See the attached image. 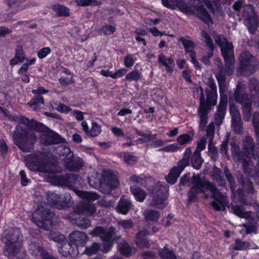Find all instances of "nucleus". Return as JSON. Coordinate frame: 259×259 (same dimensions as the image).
<instances>
[{
  "instance_id": "obj_1",
  "label": "nucleus",
  "mask_w": 259,
  "mask_h": 259,
  "mask_svg": "<svg viewBox=\"0 0 259 259\" xmlns=\"http://www.w3.org/2000/svg\"><path fill=\"white\" fill-rule=\"evenodd\" d=\"M215 41L221 48L222 54L225 61V67H221L215 77L219 83L221 100L218 106L217 112L215 114L214 121L216 124L220 125L223 122L228 103V96L226 92V76L233 74L235 69V58L233 47L231 43L222 35H217Z\"/></svg>"
},
{
  "instance_id": "obj_2",
  "label": "nucleus",
  "mask_w": 259,
  "mask_h": 259,
  "mask_svg": "<svg viewBox=\"0 0 259 259\" xmlns=\"http://www.w3.org/2000/svg\"><path fill=\"white\" fill-rule=\"evenodd\" d=\"M190 182L192 186L187 193L189 203L196 201L198 194L204 193L206 190H209L212 193V197L214 199L211 202V205L217 210L225 209V206L228 203L227 197L221 193L215 184L202 178L200 174H193L191 179L189 174H185L181 178L180 185L185 186Z\"/></svg>"
},
{
  "instance_id": "obj_3",
  "label": "nucleus",
  "mask_w": 259,
  "mask_h": 259,
  "mask_svg": "<svg viewBox=\"0 0 259 259\" xmlns=\"http://www.w3.org/2000/svg\"><path fill=\"white\" fill-rule=\"evenodd\" d=\"M15 121L19 123L25 124L28 128L17 125L12 134L14 144L23 152L29 153L33 150L34 145L37 140L35 133L33 130L37 132H46L49 127L42 123L22 116L16 117Z\"/></svg>"
},
{
  "instance_id": "obj_4",
  "label": "nucleus",
  "mask_w": 259,
  "mask_h": 259,
  "mask_svg": "<svg viewBox=\"0 0 259 259\" xmlns=\"http://www.w3.org/2000/svg\"><path fill=\"white\" fill-rule=\"evenodd\" d=\"M209 88L205 89V93L206 99L201 87L197 88L196 92H200V103L198 109V115L199 117V128L201 131H204L206 125L208 122V114L211 109L212 106H214L217 104V87L215 83L214 79L212 76H209L206 82Z\"/></svg>"
},
{
  "instance_id": "obj_5",
  "label": "nucleus",
  "mask_w": 259,
  "mask_h": 259,
  "mask_svg": "<svg viewBox=\"0 0 259 259\" xmlns=\"http://www.w3.org/2000/svg\"><path fill=\"white\" fill-rule=\"evenodd\" d=\"M242 142L243 149L246 157L243 155L239 147L235 146L232 151L233 158L237 161L242 160L243 171L247 175L252 176V170L254 168V163L251 158L259 156V146L255 147L253 139L249 136L245 137Z\"/></svg>"
},
{
  "instance_id": "obj_6",
  "label": "nucleus",
  "mask_w": 259,
  "mask_h": 259,
  "mask_svg": "<svg viewBox=\"0 0 259 259\" xmlns=\"http://www.w3.org/2000/svg\"><path fill=\"white\" fill-rule=\"evenodd\" d=\"M22 236L19 229H10L5 230L1 237L4 244L3 254L8 257H14L19 252Z\"/></svg>"
},
{
  "instance_id": "obj_7",
  "label": "nucleus",
  "mask_w": 259,
  "mask_h": 259,
  "mask_svg": "<svg viewBox=\"0 0 259 259\" xmlns=\"http://www.w3.org/2000/svg\"><path fill=\"white\" fill-rule=\"evenodd\" d=\"M246 85L242 81H239L234 92L235 100L241 104L243 118L246 121H249L251 116L252 101L246 92Z\"/></svg>"
},
{
  "instance_id": "obj_8",
  "label": "nucleus",
  "mask_w": 259,
  "mask_h": 259,
  "mask_svg": "<svg viewBox=\"0 0 259 259\" xmlns=\"http://www.w3.org/2000/svg\"><path fill=\"white\" fill-rule=\"evenodd\" d=\"M76 194L86 200L80 202L74 208V211L77 214H85L88 215H93L96 211L94 205L89 200L98 199L99 195L96 193L76 190Z\"/></svg>"
},
{
  "instance_id": "obj_9",
  "label": "nucleus",
  "mask_w": 259,
  "mask_h": 259,
  "mask_svg": "<svg viewBox=\"0 0 259 259\" xmlns=\"http://www.w3.org/2000/svg\"><path fill=\"white\" fill-rule=\"evenodd\" d=\"M193 6L195 10L191 9L184 1H183V3H181L178 8L181 12L186 14L194 15L196 12V16L202 22L208 25H209L210 24H212L213 23L211 16L203 6L201 1L200 0H194Z\"/></svg>"
},
{
  "instance_id": "obj_10",
  "label": "nucleus",
  "mask_w": 259,
  "mask_h": 259,
  "mask_svg": "<svg viewBox=\"0 0 259 259\" xmlns=\"http://www.w3.org/2000/svg\"><path fill=\"white\" fill-rule=\"evenodd\" d=\"M87 235L83 232L75 231L69 235L70 242L68 246L70 247L69 250L65 251L63 248L60 249V252L65 257L76 256L79 254L78 247H82L87 243Z\"/></svg>"
},
{
  "instance_id": "obj_11",
  "label": "nucleus",
  "mask_w": 259,
  "mask_h": 259,
  "mask_svg": "<svg viewBox=\"0 0 259 259\" xmlns=\"http://www.w3.org/2000/svg\"><path fill=\"white\" fill-rule=\"evenodd\" d=\"M54 214L41 204L32 214V222L39 228L48 230L52 225Z\"/></svg>"
},
{
  "instance_id": "obj_12",
  "label": "nucleus",
  "mask_w": 259,
  "mask_h": 259,
  "mask_svg": "<svg viewBox=\"0 0 259 259\" xmlns=\"http://www.w3.org/2000/svg\"><path fill=\"white\" fill-rule=\"evenodd\" d=\"M239 63V71L244 76L251 74L254 72L255 66L258 65V62L255 57L247 51H244L241 53Z\"/></svg>"
},
{
  "instance_id": "obj_13",
  "label": "nucleus",
  "mask_w": 259,
  "mask_h": 259,
  "mask_svg": "<svg viewBox=\"0 0 259 259\" xmlns=\"http://www.w3.org/2000/svg\"><path fill=\"white\" fill-rule=\"evenodd\" d=\"M243 16L244 23L250 33H254L258 26V20L253 7L250 5H244L243 7Z\"/></svg>"
},
{
  "instance_id": "obj_14",
  "label": "nucleus",
  "mask_w": 259,
  "mask_h": 259,
  "mask_svg": "<svg viewBox=\"0 0 259 259\" xmlns=\"http://www.w3.org/2000/svg\"><path fill=\"white\" fill-rule=\"evenodd\" d=\"M26 161L27 166L31 170H38L47 174H52L54 172V166L49 164L39 166V157L37 155H30L27 157Z\"/></svg>"
},
{
  "instance_id": "obj_15",
  "label": "nucleus",
  "mask_w": 259,
  "mask_h": 259,
  "mask_svg": "<svg viewBox=\"0 0 259 259\" xmlns=\"http://www.w3.org/2000/svg\"><path fill=\"white\" fill-rule=\"evenodd\" d=\"M65 198V200L62 201L58 194L53 192H48L47 193L48 202L52 207L59 209H62L66 207L68 202L70 200L71 197L69 194H66Z\"/></svg>"
},
{
  "instance_id": "obj_16",
  "label": "nucleus",
  "mask_w": 259,
  "mask_h": 259,
  "mask_svg": "<svg viewBox=\"0 0 259 259\" xmlns=\"http://www.w3.org/2000/svg\"><path fill=\"white\" fill-rule=\"evenodd\" d=\"M214 132V123L211 122L206 127V136L208 138V154L212 159L216 161L219 155V153L217 148L213 144Z\"/></svg>"
},
{
  "instance_id": "obj_17",
  "label": "nucleus",
  "mask_w": 259,
  "mask_h": 259,
  "mask_svg": "<svg viewBox=\"0 0 259 259\" xmlns=\"http://www.w3.org/2000/svg\"><path fill=\"white\" fill-rule=\"evenodd\" d=\"M229 110L232 117V127L236 134H239L243 129V123L240 112L234 105H230Z\"/></svg>"
},
{
  "instance_id": "obj_18",
  "label": "nucleus",
  "mask_w": 259,
  "mask_h": 259,
  "mask_svg": "<svg viewBox=\"0 0 259 259\" xmlns=\"http://www.w3.org/2000/svg\"><path fill=\"white\" fill-rule=\"evenodd\" d=\"M29 252L36 258L40 257V259H57L54 256L50 255L39 242H31L29 245Z\"/></svg>"
},
{
  "instance_id": "obj_19",
  "label": "nucleus",
  "mask_w": 259,
  "mask_h": 259,
  "mask_svg": "<svg viewBox=\"0 0 259 259\" xmlns=\"http://www.w3.org/2000/svg\"><path fill=\"white\" fill-rule=\"evenodd\" d=\"M41 138V143L46 145L58 144L65 142L64 138L53 131L49 130L44 132Z\"/></svg>"
},
{
  "instance_id": "obj_20",
  "label": "nucleus",
  "mask_w": 259,
  "mask_h": 259,
  "mask_svg": "<svg viewBox=\"0 0 259 259\" xmlns=\"http://www.w3.org/2000/svg\"><path fill=\"white\" fill-rule=\"evenodd\" d=\"M115 229L113 227H110L108 230L104 229L102 227H96L91 233L93 236H99L104 241H111L115 234Z\"/></svg>"
},
{
  "instance_id": "obj_21",
  "label": "nucleus",
  "mask_w": 259,
  "mask_h": 259,
  "mask_svg": "<svg viewBox=\"0 0 259 259\" xmlns=\"http://www.w3.org/2000/svg\"><path fill=\"white\" fill-rule=\"evenodd\" d=\"M64 162L65 168L70 171H79L84 164L82 159L78 157L72 159L66 158Z\"/></svg>"
},
{
  "instance_id": "obj_22",
  "label": "nucleus",
  "mask_w": 259,
  "mask_h": 259,
  "mask_svg": "<svg viewBox=\"0 0 259 259\" xmlns=\"http://www.w3.org/2000/svg\"><path fill=\"white\" fill-rule=\"evenodd\" d=\"M131 207V201L122 196L118 201V205L116 207V210L117 212L125 214L128 212Z\"/></svg>"
},
{
  "instance_id": "obj_23",
  "label": "nucleus",
  "mask_w": 259,
  "mask_h": 259,
  "mask_svg": "<svg viewBox=\"0 0 259 259\" xmlns=\"http://www.w3.org/2000/svg\"><path fill=\"white\" fill-rule=\"evenodd\" d=\"M249 91L252 99L259 100V81L251 78L248 83Z\"/></svg>"
},
{
  "instance_id": "obj_24",
  "label": "nucleus",
  "mask_w": 259,
  "mask_h": 259,
  "mask_svg": "<svg viewBox=\"0 0 259 259\" xmlns=\"http://www.w3.org/2000/svg\"><path fill=\"white\" fill-rule=\"evenodd\" d=\"M159 190L160 192L154 196L152 204L154 206H158L157 207L158 208L162 209L165 206V204L163 203L167 198L166 195L164 194V192L166 191V189L163 187H161Z\"/></svg>"
},
{
  "instance_id": "obj_25",
  "label": "nucleus",
  "mask_w": 259,
  "mask_h": 259,
  "mask_svg": "<svg viewBox=\"0 0 259 259\" xmlns=\"http://www.w3.org/2000/svg\"><path fill=\"white\" fill-rule=\"evenodd\" d=\"M233 249L235 250H241L247 249H259V247L252 242H244L240 239H236Z\"/></svg>"
},
{
  "instance_id": "obj_26",
  "label": "nucleus",
  "mask_w": 259,
  "mask_h": 259,
  "mask_svg": "<svg viewBox=\"0 0 259 259\" xmlns=\"http://www.w3.org/2000/svg\"><path fill=\"white\" fill-rule=\"evenodd\" d=\"M148 234V232L146 230L140 231L138 233L136 242L139 247L141 248H147L149 247L148 241L144 238V236Z\"/></svg>"
},
{
  "instance_id": "obj_27",
  "label": "nucleus",
  "mask_w": 259,
  "mask_h": 259,
  "mask_svg": "<svg viewBox=\"0 0 259 259\" xmlns=\"http://www.w3.org/2000/svg\"><path fill=\"white\" fill-rule=\"evenodd\" d=\"M212 173V177L213 180L216 181L219 186H225L226 183L225 179L224 178L222 169L214 166L213 167Z\"/></svg>"
},
{
  "instance_id": "obj_28",
  "label": "nucleus",
  "mask_w": 259,
  "mask_h": 259,
  "mask_svg": "<svg viewBox=\"0 0 259 259\" xmlns=\"http://www.w3.org/2000/svg\"><path fill=\"white\" fill-rule=\"evenodd\" d=\"M130 189L137 201L142 202L145 199L147 193L141 188L136 186H132L130 187Z\"/></svg>"
},
{
  "instance_id": "obj_29",
  "label": "nucleus",
  "mask_w": 259,
  "mask_h": 259,
  "mask_svg": "<svg viewBox=\"0 0 259 259\" xmlns=\"http://www.w3.org/2000/svg\"><path fill=\"white\" fill-rule=\"evenodd\" d=\"M15 56L14 58L11 59L10 61V64L11 65H14L19 62H22L24 60V55L23 53V48L21 46L17 47L15 50Z\"/></svg>"
},
{
  "instance_id": "obj_30",
  "label": "nucleus",
  "mask_w": 259,
  "mask_h": 259,
  "mask_svg": "<svg viewBox=\"0 0 259 259\" xmlns=\"http://www.w3.org/2000/svg\"><path fill=\"white\" fill-rule=\"evenodd\" d=\"M28 104L34 111H37L39 109L40 104H44V100L42 96L38 95L32 97Z\"/></svg>"
},
{
  "instance_id": "obj_31",
  "label": "nucleus",
  "mask_w": 259,
  "mask_h": 259,
  "mask_svg": "<svg viewBox=\"0 0 259 259\" xmlns=\"http://www.w3.org/2000/svg\"><path fill=\"white\" fill-rule=\"evenodd\" d=\"M53 10L59 17H67L69 16V9L65 6L56 4L52 6Z\"/></svg>"
},
{
  "instance_id": "obj_32",
  "label": "nucleus",
  "mask_w": 259,
  "mask_h": 259,
  "mask_svg": "<svg viewBox=\"0 0 259 259\" xmlns=\"http://www.w3.org/2000/svg\"><path fill=\"white\" fill-rule=\"evenodd\" d=\"M231 210L233 212L242 218H249L250 217V211H245L242 206L239 205H232L231 206Z\"/></svg>"
},
{
  "instance_id": "obj_33",
  "label": "nucleus",
  "mask_w": 259,
  "mask_h": 259,
  "mask_svg": "<svg viewBox=\"0 0 259 259\" xmlns=\"http://www.w3.org/2000/svg\"><path fill=\"white\" fill-rule=\"evenodd\" d=\"M158 254L161 259H177L174 251L170 250L167 246L159 250Z\"/></svg>"
},
{
  "instance_id": "obj_34",
  "label": "nucleus",
  "mask_w": 259,
  "mask_h": 259,
  "mask_svg": "<svg viewBox=\"0 0 259 259\" xmlns=\"http://www.w3.org/2000/svg\"><path fill=\"white\" fill-rule=\"evenodd\" d=\"M239 183L241 184L243 189L247 193L253 194L254 192L252 183L249 179H244L241 177L239 180Z\"/></svg>"
},
{
  "instance_id": "obj_35",
  "label": "nucleus",
  "mask_w": 259,
  "mask_h": 259,
  "mask_svg": "<svg viewBox=\"0 0 259 259\" xmlns=\"http://www.w3.org/2000/svg\"><path fill=\"white\" fill-rule=\"evenodd\" d=\"M144 215L146 222H156L159 219L160 214L156 210L147 209L145 211Z\"/></svg>"
},
{
  "instance_id": "obj_36",
  "label": "nucleus",
  "mask_w": 259,
  "mask_h": 259,
  "mask_svg": "<svg viewBox=\"0 0 259 259\" xmlns=\"http://www.w3.org/2000/svg\"><path fill=\"white\" fill-rule=\"evenodd\" d=\"M158 61L166 67V70L168 72H170L172 71V68L170 66L174 64V61L172 59L166 58L164 55L161 54L158 56Z\"/></svg>"
},
{
  "instance_id": "obj_37",
  "label": "nucleus",
  "mask_w": 259,
  "mask_h": 259,
  "mask_svg": "<svg viewBox=\"0 0 259 259\" xmlns=\"http://www.w3.org/2000/svg\"><path fill=\"white\" fill-rule=\"evenodd\" d=\"M179 41L182 43L187 53H189L190 54L191 52H194L192 50L195 48L196 45L192 40L188 39L184 37H181Z\"/></svg>"
},
{
  "instance_id": "obj_38",
  "label": "nucleus",
  "mask_w": 259,
  "mask_h": 259,
  "mask_svg": "<svg viewBox=\"0 0 259 259\" xmlns=\"http://www.w3.org/2000/svg\"><path fill=\"white\" fill-rule=\"evenodd\" d=\"M191 162L192 166L194 168L199 169L201 168L202 160L200 157V153L198 152V150L195 151L191 158Z\"/></svg>"
},
{
  "instance_id": "obj_39",
  "label": "nucleus",
  "mask_w": 259,
  "mask_h": 259,
  "mask_svg": "<svg viewBox=\"0 0 259 259\" xmlns=\"http://www.w3.org/2000/svg\"><path fill=\"white\" fill-rule=\"evenodd\" d=\"M252 122V125L254 127L256 139L257 141L259 142V113L258 112H256L253 114Z\"/></svg>"
},
{
  "instance_id": "obj_40",
  "label": "nucleus",
  "mask_w": 259,
  "mask_h": 259,
  "mask_svg": "<svg viewBox=\"0 0 259 259\" xmlns=\"http://www.w3.org/2000/svg\"><path fill=\"white\" fill-rule=\"evenodd\" d=\"M52 182L55 185L67 187V175L54 176L52 179Z\"/></svg>"
},
{
  "instance_id": "obj_41",
  "label": "nucleus",
  "mask_w": 259,
  "mask_h": 259,
  "mask_svg": "<svg viewBox=\"0 0 259 259\" xmlns=\"http://www.w3.org/2000/svg\"><path fill=\"white\" fill-rule=\"evenodd\" d=\"M224 171L226 178L230 184L231 190L232 191H234L236 187V182L234 177L231 174V173L230 172V170H229L227 166H225L224 168Z\"/></svg>"
},
{
  "instance_id": "obj_42",
  "label": "nucleus",
  "mask_w": 259,
  "mask_h": 259,
  "mask_svg": "<svg viewBox=\"0 0 259 259\" xmlns=\"http://www.w3.org/2000/svg\"><path fill=\"white\" fill-rule=\"evenodd\" d=\"M120 253L126 256L131 255V248L130 245L125 241H122L119 244Z\"/></svg>"
},
{
  "instance_id": "obj_43",
  "label": "nucleus",
  "mask_w": 259,
  "mask_h": 259,
  "mask_svg": "<svg viewBox=\"0 0 259 259\" xmlns=\"http://www.w3.org/2000/svg\"><path fill=\"white\" fill-rule=\"evenodd\" d=\"M180 174L179 172L176 170V168H172L170 170L168 176L166 177L167 182L170 184H175Z\"/></svg>"
},
{
  "instance_id": "obj_44",
  "label": "nucleus",
  "mask_w": 259,
  "mask_h": 259,
  "mask_svg": "<svg viewBox=\"0 0 259 259\" xmlns=\"http://www.w3.org/2000/svg\"><path fill=\"white\" fill-rule=\"evenodd\" d=\"M100 248V246L98 243L94 242L90 247L85 248L84 251L81 253V254H85L88 256H92L97 253Z\"/></svg>"
},
{
  "instance_id": "obj_45",
  "label": "nucleus",
  "mask_w": 259,
  "mask_h": 259,
  "mask_svg": "<svg viewBox=\"0 0 259 259\" xmlns=\"http://www.w3.org/2000/svg\"><path fill=\"white\" fill-rule=\"evenodd\" d=\"M78 176L73 174H67V187L72 189L76 184Z\"/></svg>"
},
{
  "instance_id": "obj_46",
  "label": "nucleus",
  "mask_w": 259,
  "mask_h": 259,
  "mask_svg": "<svg viewBox=\"0 0 259 259\" xmlns=\"http://www.w3.org/2000/svg\"><path fill=\"white\" fill-rule=\"evenodd\" d=\"M121 156L123 157L124 162L130 165L133 164L138 160V158L136 156L128 153H121Z\"/></svg>"
},
{
  "instance_id": "obj_47",
  "label": "nucleus",
  "mask_w": 259,
  "mask_h": 259,
  "mask_svg": "<svg viewBox=\"0 0 259 259\" xmlns=\"http://www.w3.org/2000/svg\"><path fill=\"white\" fill-rule=\"evenodd\" d=\"M201 36L202 40L205 43L206 46L208 48H214V45L212 39L208 34L205 31L201 32Z\"/></svg>"
},
{
  "instance_id": "obj_48",
  "label": "nucleus",
  "mask_w": 259,
  "mask_h": 259,
  "mask_svg": "<svg viewBox=\"0 0 259 259\" xmlns=\"http://www.w3.org/2000/svg\"><path fill=\"white\" fill-rule=\"evenodd\" d=\"M101 127L96 122H92V127L91 129L88 131L87 135L91 137H96L101 132Z\"/></svg>"
},
{
  "instance_id": "obj_49",
  "label": "nucleus",
  "mask_w": 259,
  "mask_h": 259,
  "mask_svg": "<svg viewBox=\"0 0 259 259\" xmlns=\"http://www.w3.org/2000/svg\"><path fill=\"white\" fill-rule=\"evenodd\" d=\"M105 181L109 187L111 189H114L119 185L117 178L114 176H111L106 178Z\"/></svg>"
},
{
  "instance_id": "obj_50",
  "label": "nucleus",
  "mask_w": 259,
  "mask_h": 259,
  "mask_svg": "<svg viewBox=\"0 0 259 259\" xmlns=\"http://www.w3.org/2000/svg\"><path fill=\"white\" fill-rule=\"evenodd\" d=\"M190 161L188 159H185L183 158L181 160H180L177 164V166L173 167V168H176V170L179 172L180 174L182 172L184 169L189 165Z\"/></svg>"
},
{
  "instance_id": "obj_51",
  "label": "nucleus",
  "mask_w": 259,
  "mask_h": 259,
  "mask_svg": "<svg viewBox=\"0 0 259 259\" xmlns=\"http://www.w3.org/2000/svg\"><path fill=\"white\" fill-rule=\"evenodd\" d=\"M119 229L122 228L124 229H131L133 227V223L131 220H123L117 222Z\"/></svg>"
},
{
  "instance_id": "obj_52",
  "label": "nucleus",
  "mask_w": 259,
  "mask_h": 259,
  "mask_svg": "<svg viewBox=\"0 0 259 259\" xmlns=\"http://www.w3.org/2000/svg\"><path fill=\"white\" fill-rule=\"evenodd\" d=\"M76 223L77 226L83 229H86L91 225L90 220L84 218H79L76 219Z\"/></svg>"
},
{
  "instance_id": "obj_53",
  "label": "nucleus",
  "mask_w": 259,
  "mask_h": 259,
  "mask_svg": "<svg viewBox=\"0 0 259 259\" xmlns=\"http://www.w3.org/2000/svg\"><path fill=\"white\" fill-rule=\"evenodd\" d=\"M207 141L208 142V138L206 136V134L203 136L200 139V141L197 142V147L196 150H198V152L200 153L201 151L205 149Z\"/></svg>"
},
{
  "instance_id": "obj_54",
  "label": "nucleus",
  "mask_w": 259,
  "mask_h": 259,
  "mask_svg": "<svg viewBox=\"0 0 259 259\" xmlns=\"http://www.w3.org/2000/svg\"><path fill=\"white\" fill-rule=\"evenodd\" d=\"M52 107L54 109L57 110L60 112H68L70 109V108L63 103H60V104H58L56 103H54L53 104H52Z\"/></svg>"
},
{
  "instance_id": "obj_55",
  "label": "nucleus",
  "mask_w": 259,
  "mask_h": 259,
  "mask_svg": "<svg viewBox=\"0 0 259 259\" xmlns=\"http://www.w3.org/2000/svg\"><path fill=\"white\" fill-rule=\"evenodd\" d=\"M141 77V74L138 70L131 71L127 74L125 79L127 80H138Z\"/></svg>"
},
{
  "instance_id": "obj_56",
  "label": "nucleus",
  "mask_w": 259,
  "mask_h": 259,
  "mask_svg": "<svg viewBox=\"0 0 259 259\" xmlns=\"http://www.w3.org/2000/svg\"><path fill=\"white\" fill-rule=\"evenodd\" d=\"M75 2L78 6L85 7L91 5L92 3L94 5H99L100 3L94 0H75Z\"/></svg>"
},
{
  "instance_id": "obj_57",
  "label": "nucleus",
  "mask_w": 259,
  "mask_h": 259,
  "mask_svg": "<svg viewBox=\"0 0 259 259\" xmlns=\"http://www.w3.org/2000/svg\"><path fill=\"white\" fill-rule=\"evenodd\" d=\"M115 27L112 25H106L103 26L101 30L105 35H110L113 33L115 31Z\"/></svg>"
},
{
  "instance_id": "obj_58",
  "label": "nucleus",
  "mask_w": 259,
  "mask_h": 259,
  "mask_svg": "<svg viewBox=\"0 0 259 259\" xmlns=\"http://www.w3.org/2000/svg\"><path fill=\"white\" fill-rule=\"evenodd\" d=\"M135 63L134 55L133 54H127L125 57L124 64L125 67L131 68Z\"/></svg>"
},
{
  "instance_id": "obj_59",
  "label": "nucleus",
  "mask_w": 259,
  "mask_h": 259,
  "mask_svg": "<svg viewBox=\"0 0 259 259\" xmlns=\"http://www.w3.org/2000/svg\"><path fill=\"white\" fill-rule=\"evenodd\" d=\"M191 140V138L189 135L184 134L179 136L177 138V142L181 145H183Z\"/></svg>"
},
{
  "instance_id": "obj_60",
  "label": "nucleus",
  "mask_w": 259,
  "mask_h": 259,
  "mask_svg": "<svg viewBox=\"0 0 259 259\" xmlns=\"http://www.w3.org/2000/svg\"><path fill=\"white\" fill-rule=\"evenodd\" d=\"M60 84L62 86H68L74 82L73 77H60L59 79Z\"/></svg>"
},
{
  "instance_id": "obj_61",
  "label": "nucleus",
  "mask_w": 259,
  "mask_h": 259,
  "mask_svg": "<svg viewBox=\"0 0 259 259\" xmlns=\"http://www.w3.org/2000/svg\"><path fill=\"white\" fill-rule=\"evenodd\" d=\"M51 49L49 47L41 49L37 52V56L39 59H43L51 53Z\"/></svg>"
},
{
  "instance_id": "obj_62",
  "label": "nucleus",
  "mask_w": 259,
  "mask_h": 259,
  "mask_svg": "<svg viewBox=\"0 0 259 259\" xmlns=\"http://www.w3.org/2000/svg\"><path fill=\"white\" fill-rule=\"evenodd\" d=\"M178 148L179 147L177 144H172L159 149V151L164 152H175L176 151Z\"/></svg>"
},
{
  "instance_id": "obj_63",
  "label": "nucleus",
  "mask_w": 259,
  "mask_h": 259,
  "mask_svg": "<svg viewBox=\"0 0 259 259\" xmlns=\"http://www.w3.org/2000/svg\"><path fill=\"white\" fill-rule=\"evenodd\" d=\"M130 180L132 182L139 185H143L145 182V180L139 176L134 175L130 177Z\"/></svg>"
},
{
  "instance_id": "obj_64",
  "label": "nucleus",
  "mask_w": 259,
  "mask_h": 259,
  "mask_svg": "<svg viewBox=\"0 0 259 259\" xmlns=\"http://www.w3.org/2000/svg\"><path fill=\"white\" fill-rule=\"evenodd\" d=\"M19 174L21 177V183L22 185L23 186L27 185L28 183L29 182V180L28 179H27L24 170H20Z\"/></svg>"
}]
</instances>
